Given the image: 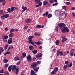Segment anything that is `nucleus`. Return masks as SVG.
Returning <instances> with one entry per match:
<instances>
[{
	"instance_id": "f257e3e1",
	"label": "nucleus",
	"mask_w": 75,
	"mask_h": 75,
	"mask_svg": "<svg viewBox=\"0 0 75 75\" xmlns=\"http://www.w3.org/2000/svg\"><path fill=\"white\" fill-rule=\"evenodd\" d=\"M61 32L63 33H65L67 32H69V30L67 27H64L61 30Z\"/></svg>"
},
{
	"instance_id": "f03ea898",
	"label": "nucleus",
	"mask_w": 75,
	"mask_h": 75,
	"mask_svg": "<svg viewBox=\"0 0 75 75\" xmlns=\"http://www.w3.org/2000/svg\"><path fill=\"white\" fill-rule=\"evenodd\" d=\"M16 70V74H18V73L19 71V69L18 67L17 68V67H16V65H13L12 69V71H15Z\"/></svg>"
},
{
	"instance_id": "7ed1b4c3",
	"label": "nucleus",
	"mask_w": 75,
	"mask_h": 75,
	"mask_svg": "<svg viewBox=\"0 0 75 75\" xmlns=\"http://www.w3.org/2000/svg\"><path fill=\"white\" fill-rule=\"evenodd\" d=\"M56 13H58L59 14H60V16H64L65 15V12L63 13L62 12H61V11L58 10H56Z\"/></svg>"
},
{
	"instance_id": "20e7f679",
	"label": "nucleus",
	"mask_w": 75,
	"mask_h": 75,
	"mask_svg": "<svg viewBox=\"0 0 75 75\" xmlns=\"http://www.w3.org/2000/svg\"><path fill=\"white\" fill-rule=\"evenodd\" d=\"M60 54V56H62L63 55V52H60V50H58L57 51V56H59V54Z\"/></svg>"
},
{
	"instance_id": "39448f33",
	"label": "nucleus",
	"mask_w": 75,
	"mask_h": 75,
	"mask_svg": "<svg viewBox=\"0 0 75 75\" xmlns=\"http://www.w3.org/2000/svg\"><path fill=\"white\" fill-rule=\"evenodd\" d=\"M37 65H38V64H37V62H34L31 65V67L32 68H33L36 67L37 66Z\"/></svg>"
},
{
	"instance_id": "423d86ee",
	"label": "nucleus",
	"mask_w": 75,
	"mask_h": 75,
	"mask_svg": "<svg viewBox=\"0 0 75 75\" xmlns=\"http://www.w3.org/2000/svg\"><path fill=\"white\" fill-rule=\"evenodd\" d=\"M61 38L63 39L62 40V41L63 43L65 42V41H67L68 40L67 38H66V37L64 36H62Z\"/></svg>"
},
{
	"instance_id": "0eeeda50",
	"label": "nucleus",
	"mask_w": 75,
	"mask_h": 75,
	"mask_svg": "<svg viewBox=\"0 0 75 75\" xmlns=\"http://www.w3.org/2000/svg\"><path fill=\"white\" fill-rule=\"evenodd\" d=\"M27 59L28 62H30L31 61L32 59L31 58V57L30 55L29 54L28 55V56H27Z\"/></svg>"
},
{
	"instance_id": "6e6552de",
	"label": "nucleus",
	"mask_w": 75,
	"mask_h": 75,
	"mask_svg": "<svg viewBox=\"0 0 75 75\" xmlns=\"http://www.w3.org/2000/svg\"><path fill=\"white\" fill-rule=\"evenodd\" d=\"M58 25L60 28H61L63 27H65V26H66V25L64 23H61L59 24Z\"/></svg>"
},
{
	"instance_id": "1a4fd4ad",
	"label": "nucleus",
	"mask_w": 75,
	"mask_h": 75,
	"mask_svg": "<svg viewBox=\"0 0 75 75\" xmlns=\"http://www.w3.org/2000/svg\"><path fill=\"white\" fill-rule=\"evenodd\" d=\"M28 42L29 43H30L32 45H33L34 47H36V45H35V44L34 43V42L33 41V40H28Z\"/></svg>"
},
{
	"instance_id": "9d476101",
	"label": "nucleus",
	"mask_w": 75,
	"mask_h": 75,
	"mask_svg": "<svg viewBox=\"0 0 75 75\" xmlns=\"http://www.w3.org/2000/svg\"><path fill=\"white\" fill-rule=\"evenodd\" d=\"M31 20L30 18H27L25 21V23L26 24H28L31 23Z\"/></svg>"
},
{
	"instance_id": "9b49d317",
	"label": "nucleus",
	"mask_w": 75,
	"mask_h": 75,
	"mask_svg": "<svg viewBox=\"0 0 75 75\" xmlns=\"http://www.w3.org/2000/svg\"><path fill=\"white\" fill-rule=\"evenodd\" d=\"M13 42V39L11 38H10L8 40L7 43L8 44H11Z\"/></svg>"
},
{
	"instance_id": "f8f14e48",
	"label": "nucleus",
	"mask_w": 75,
	"mask_h": 75,
	"mask_svg": "<svg viewBox=\"0 0 75 75\" xmlns=\"http://www.w3.org/2000/svg\"><path fill=\"white\" fill-rule=\"evenodd\" d=\"M42 54L41 53H39L38 54L35 55V57L36 58H40L42 57Z\"/></svg>"
},
{
	"instance_id": "ddd939ff",
	"label": "nucleus",
	"mask_w": 75,
	"mask_h": 75,
	"mask_svg": "<svg viewBox=\"0 0 75 75\" xmlns=\"http://www.w3.org/2000/svg\"><path fill=\"white\" fill-rule=\"evenodd\" d=\"M44 26L43 25H36L35 27V28H44Z\"/></svg>"
},
{
	"instance_id": "4468645a",
	"label": "nucleus",
	"mask_w": 75,
	"mask_h": 75,
	"mask_svg": "<svg viewBox=\"0 0 75 75\" xmlns=\"http://www.w3.org/2000/svg\"><path fill=\"white\" fill-rule=\"evenodd\" d=\"M39 67H36L34 68H33V69L36 72H37L38 69H39Z\"/></svg>"
},
{
	"instance_id": "2eb2a0df",
	"label": "nucleus",
	"mask_w": 75,
	"mask_h": 75,
	"mask_svg": "<svg viewBox=\"0 0 75 75\" xmlns=\"http://www.w3.org/2000/svg\"><path fill=\"white\" fill-rule=\"evenodd\" d=\"M31 75H37V74H35V72L34 70H31L30 73Z\"/></svg>"
},
{
	"instance_id": "dca6fc26",
	"label": "nucleus",
	"mask_w": 75,
	"mask_h": 75,
	"mask_svg": "<svg viewBox=\"0 0 75 75\" xmlns=\"http://www.w3.org/2000/svg\"><path fill=\"white\" fill-rule=\"evenodd\" d=\"M40 1H41L40 0H35V3L36 4H40V3H41Z\"/></svg>"
},
{
	"instance_id": "f3484780",
	"label": "nucleus",
	"mask_w": 75,
	"mask_h": 75,
	"mask_svg": "<svg viewBox=\"0 0 75 75\" xmlns=\"http://www.w3.org/2000/svg\"><path fill=\"white\" fill-rule=\"evenodd\" d=\"M12 65L9 66L8 68V70L9 72H10L11 71V70L12 69Z\"/></svg>"
},
{
	"instance_id": "a211bd4d",
	"label": "nucleus",
	"mask_w": 75,
	"mask_h": 75,
	"mask_svg": "<svg viewBox=\"0 0 75 75\" xmlns=\"http://www.w3.org/2000/svg\"><path fill=\"white\" fill-rule=\"evenodd\" d=\"M35 44H36V45H40L41 44H42V43L40 42V41L38 42H35Z\"/></svg>"
},
{
	"instance_id": "6ab92c4d",
	"label": "nucleus",
	"mask_w": 75,
	"mask_h": 75,
	"mask_svg": "<svg viewBox=\"0 0 75 75\" xmlns=\"http://www.w3.org/2000/svg\"><path fill=\"white\" fill-rule=\"evenodd\" d=\"M42 5V2H40L39 4L38 5H36L35 6V7H39L41 6Z\"/></svg>"
},
{
	"instance_id": "aec40b11",
	"label": "nucleus",
	"mask_w": 75,
	"mask_h": 75,
	"mask_svg": "<svg viewBox=\"0 0 75 75\" xmlns=\"http://www.w3.org/2000/svg\"><path fill=\"white\" fill-rule=\"evenodd\" d=\"M14 35H13V33H11L9 35V37L10 38H12L13 37Z\"/></svg>"
},
{
	"instance_id": "412c9836",
	"label": "nucleus",
	"mask_w": 75,
	"mask_h": 75,
	"mask_svg": "<svg viewBox=\"0 0 75 75\" xmlns=\"http://www.w3.org/2000/svg\"><path fill=\"white\" fill-rule=\"evenodd\" d=\"M5 18H8V17H9V14H4L3 15Z\"/></svg>"
},
{
	"instance_id": "4be33fe9",
	"label": "nucleus",
	"mask_w": 75,
	"mask_h": 75,
	"mask_svg": "<svg viewBox=\"0 0 75 75\" xmlns=\"http://www.w3.org/2000/svg\"><path fill=\"white\" fill-rule=\"evenodd\" d=\"M18 60H20V58L18 57H16L14 58L15 61H18Z\"/></svg>"
},
{
	"instance_id": "5701e85b",
	"label": "nucleus",
	"mask_w": 75,
	"mask_h": 75,
	"mask_svg": "<svg viewBox=\"0 0 75 75\" xmlns=\"http://www.w3.org/2000/svg\"><path fill=\"white\" fill-rule=\"evenodd\" d=\"M37 52H38L37 50H35L32 51L33 53V54H37Z\"/></svg>"
},
{
	"instance_id": "b1692460",
	"label": "nucleus",
	"mask_w": 75,
	"mask_h": 75,
	"mask_svg": "<svg viewBox=\"0 0 75 75\" xmlns=\"http://www.w3.org/2000/svg\"><path fill=\"white\" fill-rule=\"evenodd\" d=\"M4 75H9V73L7 71H5L4 72Z\"/></svg>"
},
{
	"instance_id": "393cba45",
	"label": "nucleus",
	"mask_w": 75,
	"mask_h": 75,
	"mask_svg": "<svg viewBox=\"0 0 75 75\" xmlns=\"http://www.w3.org/2000/svg\"><path fill=\"white\" fill-rule=\"evenodd\" d=\"M56 74H57V72L54 70H53L52 71L51 73L52 75Z\"/></svg>"
},
{
	"instance_id": "a878e982",
	"label": "nucleus",
	"mask_w": 75,
	"mask_h": 75,
	"mask_svg": "<svg viewBox=\"0 0 75 75\" xmlns=\"http://www.w3.org/2000/svg\"><path fill=\"white\" fill-rule=\"evenodd\" d=\"M11 13H13L14 10V8L13 7H11Z\"/></svg>"
},
{
	"instance_id": "bb28decb",
	"label": "nucleus",
	"mask_w": 75,
	"mask_h": 75,
	"mask_svg": "<svg viewBox=\"0 0 75 75\" xmlns=\"http://www.w3.org/2000/svg\"><path fill=\"white\" fill-rule=\"evenodd\" d=\"M59 40H57L56 41V44L57 45H59Z\"/></svg>"
},
{
	"instance_id": "cd10ccee",
	"label": "nucleus",
	"mask_w": 75,
	"mask_h": 75,
	"mask_svg": "<svg viewBox=\"0 0 75 75\" xmlns=\"http://www.w3.org/2000/svg\"><path fill=\"white\" fill-rule=\"evenodd\" d=\"M8 60L7 59H4V63H7V62H8Z\"/></svg>"
},
{
	"instance_id": "c85d7f7f",
	"label": "nucleus",
	"mask_w": 75,
	"mask_h": 75,
	"mask_svg": "<svg viewBox=\"0 0 75 75\" xmlns=\"http://www.w3.org/2000/svg\"><path fill=\"white\" fill-rule=\"evenodd\" d=\"M43 4H44V5H47V0H45L43 2Z\"/></svg>"
},
{
	"instance_id": "c756f323",
	"label": "nucleus",
	"mask_w": 75,
	"mask_h": 75,
	"mask_svg": "<svg viewBox=\"0 0 75 75\" xmlns=\"http://www.w3.org/2000/svg\"><path fill=\"white\" fill-rule=\"evenodd\" d=\"M22 8L25 10H26L27 9V6L24 7V6H23L22 7Z\"/></svg>"
},
{
	"instance_id": "7c9ffc66",
	"label": "nucleus",
	"mask_w": 75,
	"mask_h": 75,
	"mask_svg": "<svg viewBox=\"0 0 75 75\" xmlns=\"http://www.w3.org/2000/svg\"><path fill=\"white\" fill-rule=\"evenodd\" d=\"M4 51V49L2 47H1L0 48V52L1 53Z\"/></svg>"
},
{
	"instance_id": "2f4dec72",
	"label": "nucleus",
	"mask_w": 75,
	"mask_h": 75,
	"mask_svg": "<svg viewBox=\"0 0 75 75\" xmlns=\"http://www.w3.org/2000/svg\"><path fill=\"white\" fill-rule=\"evenodd\" d=\"M22 54L23 57H26V53H22Z\"/></svg>"
},
{
	"instance_id": "473e14b6",
	"label": "nucleus",
	"mask_w": 75,
	"mask_h": 75,
	"mask_svg": "<svg viewBox=\"0 0 75 75\" xmlns=\"http://www.w3.org/2000/svg\"><path fill=\"white\" fill-rule=\"evenodd\" d=\"M10 54V52H6L5 53V54H4V56H6V55H7V54Z\"/></svg>"
},
{
	"instance_id": "72a5a7b5",
	"label": "nucleus",
	"mask_w": 75,
	"mask_h": 75,
	"mask_svg": "<svg viewBox=\"0 0 75 75\" xmlns=\"http://www.w3.org/2000/svg\"><path fill=\"white\" fill-rule=\"evenodd\" d=\"M68 65H65L63 67V68L64 69H67V68H68Z\"/></svg>"
},
{
	"instance_id": "f704fd0d",
	"label": "nucleus",
	"mask_w": 75,
	"mask_h": 75,
	"mask_svg": "<svg viewBox=\"0 0 75 75\" xmlns=\"http://www.w3.org/2000/svg\"><path fill=\"white\" fill-rule=\"evenodd\" d=\"M52 14H50L48 15L47 17L48 18H51V17H52Z\"/></svg>"
},
{
	"instance_id": "c9c22d12",
	"label": "nucleus",
	"mask_w": 75,
	"mask_h": 75,
	"mask_svg": "<svg viewBox=\"0 0 75 75\" xmlns=\"http://www.w3.org/2000/svg\"><path fill=\"white\" fill-rule=\"evenodd\" d=\"M3 1V2L2 3V6H4V5H5V4L6 3V1L5 0L4 1Z\"/></svg>"
},
{
	"instance_id": "e433bc0d",
	"label": "nucleus",
	"mask_w": 75,
	"mask_h": 75,
	"mask_svg": "<svg viewBox=\"0 0 75 75\" xmlns=\"http://www.w3.org/2000/svg\"><path fill=\"white\" fill-rule=\"evenodd\" d=\"M8 64H5L4 66L5 68H7V67H8Z\"/></svg>"
},
{
	"instance_id": "4c0bfd02",
	"label": "nucleus",
	"mask_w": 75,
	"mask_h": 75,
	"mask_svg": "<svg viewBox=\"0 0 75 75\" xmlns=\"http://www.w3.org/2000/svg\"><path fill=\"white\" fill-rule=\"evenodd\" d=\"M55 71H56V72H57L58 71V68L57 67H56L55 68L54 70Z\"/></svg>"
},
{
	"instance_id": "58836bf2",
	"label": "nucleus",
	"mask_w": 75,
	"mask_h": 75,
	"mask_svg": "<svg viewBox=\"0 0 75 75\" xmlns=\"http://www.w3.org/2000/svg\"><path fill=\"white\" fill-rule=\"evenodd\" d=\"M4 12H3V11L2 10H0V14H3V13Z\"/></svg>"
},
{
	"instance_id": "ea45409f",
	"label": "nucleus",
	"mask_w": 75,
	"mask_h": 75,
	"mask_svg": "<svg viewBox=\"0 0 75 75\" xmlns=\"http://www.w3.org/2000/svg\"><path fill=\"white\" fill-rule=\"evenodd\" d=\"M68 67H71L72 66V63H71V64L68 65Z\"/></svg>"
},
{
	"instance_id": "a19ab883",
	"label": "nucleus",
	"mask_w": 75,
	"mask_h": 75,
	"mask_svg": "<svg viewBox=\"0 0 75 75\" xmlns=\"http://www.w3.org/2000/svg\"><path fill=\"white\" fill-rule=\"evenodd\" d=\"M28 28V26L27 25H25L23 28L24 30H25L26 29H27V28Z\"/></svg>"
},
{
	"instance_id": "79ce46f5",
	"label": "nucleus",
	"mask_w": 75,
	"mask_h": 75,
	"mask_svg": "<svg viewBox=\"0 0 75 75\" xmlns=\"http://www.w3.org/2000/svg\"><path fill=\"white\" fill-rule=\"evenodd\" d=\"M7 11L8 12V13H11V9H10V8H8L7 9Z\"/></svg>"
},
{
	"instance_id": "37998d69",
	"label": "nucleus",
	"mask_w": 75,
	"mask_h": 75,
	"mask_svg": "<svg viewBox=\"0 0 75 75\" xmlns=\"http://www.w3.org/2000/svg\"><path fill=\"white\" fill-rule=\"evenodd\" d=\"M56 31L57 32H58V28H59V27H58V25H57L56 27Z\"/></svg>"
},
{
	"instance_id": "c03bdc74",
	"label": "nucleus",
	"mask_w": 75,
	"mask_h": 75,
	"mask_svg": "<svg viewBox=\"0 0 75 75\" xmlns=\"http://www.w3.org/2000/svg\"><path fill=\"white\" fill-rule=\"evenodd\" d=\"M14 31V29H12L10 30V33H13Z\"/></svg>"
},
{
	"instance_id": "a18cd8bd",
	"label": "nucleus",
	"mask_w": 75,
	"mask_h": 75,
	"mask_svg": "<svg viewBox=\"0 0 75 75\" xmlns=\"http://www.w3.org/2000/svg\"><path fill=\"white\" fill-rule=\"evenodd\" d=\"M42 16H47V12H46L45 13L43 14Z\"/></svg>"
},
{
	"instance_id": "49530a36",
	"label": "nucleus",
	"mask_w": 75,
	"mask_h": 75,
	"mask_svg": "<svg viewBox=\"0 0 75 75\" xmlns=\"http://www.w3.org/2000/svg\"><path fill=\"white\" fill-rule=\"evenodd\" d=\"M62 8L63 9H65L67 8V7L65 6H62Z\"/></svg>"
},
{
	"instance_id": "de8ad7c7",
	"label": "nucleus",
	"mask_w": 75,
	"mask_h": 75,
	"mask_svg": "<svg viewBox=\"0 0 75 75\" xmlns=\"http://www.w3.org/2000/svg\"><path fill=\"white\" fill-rule=\"evenodd\" d=\"M4 15H3L2 16H1V19H2L3 20H4L5 18H4Z\"/></svg>"
},
{
	"instance_id": "09e8293b",
	"label": "nucleus",
	"mask_w": 75,
	"mask_h": 75,
	"mask_svg": "<svg viewBox=\"0 0 75 75\" xmlns=\"http://www.w3.org/2000/svg\"><path fill=\"white\" fill-rule=\"evenodd\" d=\"M66 4L67 5H69V4H71V3L69 2H66Z\"/></svg>"
},
{
	"instance_id": "8fccbe9b",
	"label": "nucleus",
	"mask_w": 75,
	"mask_h": 75,
	"mask_svg": "<svg viewBox=\"0 0 75 75\" xmlns=\"http://www.w3.org/2000/svg\"><path fill=\"white\" fill-rule=\"evenodd\" d=\"M4 38L5 40H6V39H7L8 38V36L7 35H5L4 36Z\"/></svg>"
},
{
	"instance_id": "3c124183",
	"label": "nucleus",
	"mask_w": 75,
	"mask_h": 75,
	"mask_svg": "<svg viewBox=\"0 0 75 75\" xmlns=\"http://www.w3.org/2000/svg\"><path fill=\"white\" fill-rule=\"evenodd\" d=\"M73 52H71L70 54V56L71 57H72V56L73 55Z\"/></svg>"
},
{
	"instance_id": "603ef678",
	"label": "nucleus",
	"mask_w": 75,
	"mask_h": 75,
	"mask_svg": "<svg viewBox=\"0 0 75 75\" xmlns=\"http://www.w3.org/2000/svg\"><path fill=\"white\" fill-rule=\"evenodd\" d=\"M13 47H8V51H9L10 49H13Z\"/></svg>"
},
{
	"instance_id": "864d4df0",
	"label": "nucleus",
	"mask_w": 75,
	"mask_h": 75,
	"mask_svg": "<svg viewBox=\"0 0 75 75\" xmlns=\"http://www.w3.org/2000/svg\"><path fill=\"white\" fill-rule=\"evenodd\" d=\"M37 64H41V61H38L37 62Z\"/></svg>"
},
{
	"instance_id": "5fc2aeb1",
	"label": "nucleus",
	"mask_w": 75,
	"mask_h": 75,
	"mask_svg": "<svg viewBox=\"0 0 75 75\" xmlns=\"http://www.w3.org/2000/svg\"><path fill=\"white\" fill-rule=\"evenodd\" d=\"M20 62H21V61H20V62H17V65H19L20 64Z\"/></svg>"
},
{
	"instance_id": "6e6d98bb",
	"label": "nucleus",
	"mask_w": 75,
	"mask_h": 75,
	"mask_svg": "<svg viewBox=\"0 0 75 75\" xmlns=\"http://www.w3.org/2000/svg\"><path fill=\"white\" fill-rule=\"evenodd\" d=\"M29 48L30 50H33L34 49L33 47H29Z\"/></svg>"
},
{
	"instance_id": "4d7b16f0",
	"label": "nucleus",
	"mask_w": 75,
	"mask_h": 75,
	"mask_svg": "<svg viewBox=\"0 0 75 75\" xmlns=\"http://www.w3.org/2000/svg\"><path fill=\"white\" fill-rule=\"evenodd\" d=\"M34 35L35 36H37V35H38V33H37V32H35L34 34Z\"/></svg>"
},
{
	"instance_id": "13d9d810",
	"label": "nucleus",
	"mask_w": 75,
	"mask_h": 75,
	"mask_svg": "<svg viewBox=\"0 0 75 75\" xmlns=\"http://www.w3.org/2000/svg\"><path fill=\"white\" fill-rule=\"evenodd\" d=\"M68 63H69V62L68 61H66L65 62V64H66V65H68Z\"/></svg>"
},
{
	"instance_id": "bf43d9fd",
	"label": "nucleus",
	"mask_w": 75,
	"mask_h": 75,
	"mask_svg": "<svg viewBox=\"0 0 75 75\" xmlns=\"http://www.w3.org/2000/svg\"><path fill=\"white\" fill-rule=\"evenodd\" d=\"M35 59H36V58L35 57H34L33 58V61H35Z\"/></svg>"
},
{
	"instance_id": "052dcab7",
	"label": "nucleus",
	"mask_w": 75,
	"mask_h": 75,
	"mask_svg": "<svg viewBox=\"0 0 75 75\" xmlns=\"http://www.w3.org/2000/svg\"><path fill=\"white\" fill-rule=\"evenodd\" d=\"M0 73H3V72H4V71H3V70H1L0 71Z\"/></svg>"
},
{
	"instance_id": "680f3d73",
	"label": "nucleus",
	"mask_w": 75,
	"mask_h": 75,
	"mask_svg": "<svg viewBox=\"0 0 75 75\" xmlns=\"http://www.w3.org/2000/svg\"><path fill=\"white\" fill-rule=\"evenodd\" d=\"M54 2L53 0H51L50 1V3H52Z\"/></svg>"
},
{
	"instance_id": "e2e57ef3",
	"label": "nucleus",
	"mask_w": 75,
	"mask_h": 75,
	"mask_svg": "<svg viewBox=\"0 0 75 75\" xmlns=\"http://www.w3.org/2000/svg\"><path fill=\"white\" fill-rule=\"evenodd\" d=\"M32 40V39L30 36L29 37L28 40Z\"/></svg>"
},
{
	"instance_id": "0e129e2a",
	"label": "nucleus",
	"mask_w": 75,
	"mask_h": 75,
	"mask_svg": "<svg viewBox=\"0 0 75 75\" xmlns=\"http://www.w3.org/2000/svg\"><path fill=\"white\" fill-rule=\"evenodd\" d=\"M3 41H4V42H7V40L5 39H3Z\"/></svg>"
},
{
	"instance_id": "69168bd1",
	"label": "nucleus",
	"mask_w": 75,
	"mask_h": 75,
	"mask_svg": "<svg viewBox=\"0 0 75 75\" xmlns=\"http://www.w3.org/2000/svg\"><path fill=\"white\" fill-rule=\"evenodd\" d=\"M72 14L73 17H75V13L74 12H73L72 13Z\"/></svg>"
},
{
	"instance_id": "338daca9",
	"label": "nucleus",
	"mask_w": 75,
	"mask_h": 75,
	"mask_svg": "<svg viewBox=\"0 0 75 75\" xmlns=\"http://www.w3.org/2000/svg\"><path fill=\"white\" fill-rule=\"evenodd\" d=\"M71 9L72 10H75V8L74 7H72Z\"/></svg>"
},
{
	"instance_id": "774afa93",
	"label": "nucleus",
	"mask_w": 75,
	"mask_h": 75,
	"mask_svg": "<svg viewBox=\"0 0 75 75\" xmlns=\"http://www.w3.org/2000/svg\"><path fill=\"white\" fill-rule=\"evenodd\" d=\"M57 4H58V3L56 2L55 4H53V6H55V5H57Z\"/></svg>"
}]
</instances>
